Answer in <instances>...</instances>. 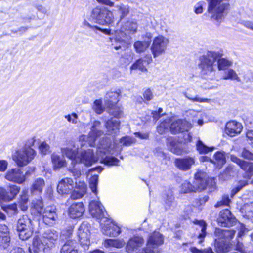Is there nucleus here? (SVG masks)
I'll return each mask as SVG.
<instances>
[{"label": "nucleus", "instance_id": "1", "mask_svg": "<svg viewBox=\"0 0 253 253\" xmlns=\"http://www.w3.org/2000/svg\"><path fill=\"white\" fill-rule=\"evenodd\" d=\"M82 141L81 142H82ZM86 142L81 143L82 151L78 153V147H76L73 141L67 147L61 148L63 155L65 156L72 161V165L76 163H83L86 166H90L97 162L99 159L100 162L109 166H118L120 160L112 155L118 153V150L115 147V143L110 138H103L97 145L96 156L94 154L93 149H88L83 150Z\"/></svg>", "mask_w": 253, "mask_h": 253}, {"label": "nucleus", "instance_id": "2", "mask_svg": "<svg viewBox=\"0 0 253 253\" xmlns=\"http://www.w3.org/2000/svg\"><path fill=\"white\" fill-rule=\"evenodd\" d=\"M114 19L112 12L106 7L97 6L92 10L89 17L84 19L82 26L84 29L91 30L96 33L97 31H99L109 35L110 29H103L97 25H92L90 22H94L101 25H109L113 23Z\"/></svg>", "mask_w": 253, "mask_h": 253}, {"label": "nucleus", "instance_id": "3", "mask_svg": "<svg viewBox=\"0 0 253 253\" xmlns=\"http://www.w3.org/2000/svg\"><path fill=\"white\" fill-rule=\"evenodd\" d=\"M59 233L54 229H48L41 237H35L32 249L35 253H50L57 243Z\"/></svg>", "mask_w": 253, "mask_h": 253}, {"label": "nucleus", "instance_id": "4", "mask_svg": "<svg viewBox=\"0 0 253 253\" xmlns=\"http://www.w3.org/2000/svg\"><path fill=\"white\" fill-rule=\"evenodd\" d=\"M222 55L223 51L222 50L208 51L200 57L199 67L201 70V75L204 78L211 79L214 76L216 69L215 62L218 58L222 57Z\"/></svg>", "mask_w": 253, "mask_h": 253}, {"label": "nucleus", "instance_id": "5", "mask_svg": "<svg viewBox=\"0 0 253 253\" xmlns=\"http://www.w3.org/2000/svg\"><path fill=\"white\" fill-rule=\"evenodd\" d=\"M30 212L32 215L42 216L43 222L47 225L53 223L57 217L55 207L54 206H49L43 208L41 197L32 201Z\"/></svg>", "mask_w": 253, "mask_h": 253}, {"label": "nucleus", "instance_id": "6", "mask_svg": "<svg viewBox=\"0 0 253 253\" xmlns=\"http://www.w3.org/2000/svg\"><path fill=\"white\" fill-rule=\"evenodd\" d=\"M229 0H209L208 12L213 21L220 22L225 17L229 8Z\"/></svg>", "mask_w": 253, "mask_h": 253}, {"label": "nucleus", "instance_id": "7", "mask_svg": "<svg viewBox=\"0 0 253 253\" xmlns=\"http://www.w3.org/2000/svg\"><path fill=\"white\" fill-rule=\"evenodd\" d=\"M39 224L38 219H31L28 215L21 216L18 220L17 231L19 238L25 240L33 234L34 228Z\"/></svg>", "mask_w": 253, "mask_h": 253}, {"label": "nucleus", "instance_id": "8", "mask_svg": "<svg viewBox=\"0 0 253 253\" xmlns=\"http://www.w3.org/2000/svg\"><path fill=\"white\" fill-rule=\"evenodd\" d=\"M37 155L36 151L29 147H23L16 150L12 155V159L19 167H24L29 164Z\"/></svg>", "mask_w": 253, "mask_h": 253}, {"label": "nucleus", "instance_id": "9", "mask_svg": "<svg viewBox=\"0 0 253 253\" xmlns=\"http://www.w3.org/2000/svg\"><path fill=\"white\" fill-rule=\"evenodd\" d=\"M205 174L198 171L195 174L194 185L187 181H184L181 186V192L184 193L195 192L198 190H203L206 187V180L204 178Z\"/></svg>", "mask_w": 253, "mask_h": 253}, {"label": "nucleus", "instance_id": "10", "mask_svg": "<svg viewBox=\"0 0 253 253\" xmlns=\"http://www.w3.org/2000/svg\"><path fill=\"white\" fill-rule=\"evenodd\" d=\"M169 43V39L163 36L155 37L152 41L150 50L154 58H157L165 53Z\"/></svg>", "mask_w": 253, "mask_h": 253}, {"label": "nucleus", "instance_id": "11", "mask_svg": "<svg viewBox=\"0 0 253 253\" xmlns=\"http://www.w3.org/2000/svg\"><path fill=\"white\" fill-rule=\"evenodd\" d=\"M164 242L163 235L159 232L154 231L149 237L146 247L141 252L136 253H158V247Z\"/></svg>", "mask_w": 253, "mask_h": 253}, {"label": "nucleus", "instance_id": "12", "mask_svg": "<svg viewBox=\"0 0 253 253\" xmlns=\"http://www.w3.org/2000/svg\"><path fill=\"white\" fill-rule=\"evenodd\" d=\"M119 90L116 91H110L107 93L105 96V105L110 108L109 113L114 115L116 118H120L122 114V111L115 106L119 101L120 95Z\"/></svg>", "mask_w": 253, "mask_h": 253}, {"label": "nucleus", "instance_id": "13", "mask_svg": "<svg viewBox=\"0 0 253 253\" xmlns=\"http://www.w3.org/2000/svg\"><path fill=\"white\" fill-rule=\"evenodd\" d=\"M101 231L105 235L117 237L121 232V228L109 218H104L100 221Z\"/></svg>", "mask_w": 253, "mask_h": 253}, {"label": "nucleus", "instance_id": "14", "mask_svg": "<svg viewBox=\"0 0 253 253\" xmlns=\"http://www.w3.org/2000/svg\"><path fill=\"white\" fill-rule=\"evenodd\" d=\"M90 224L87 222H84L78 229V236L79 242L84 249H87L90 245Z\"/></svg>", "mask_w": 253, "mask_h": 253}, {"label": "nucleus", "instance_id": "15", "mask_svg": "<svg viewBox=\"0 0 253 253\" xmlns=\"http://www.w3.org/2000/svg\"><path fill=\"white\" fill-rule=\"evenodd\" d=\"M89 211L90 215L93 217L102 221L104 218H107V213L101 203L96 200L91 201L89 205Z\"/></svg>", "mask_w": 253, "mask_h": 253}, {"label": "nucleus", "instance_id": "16", "mask_svg": "<svg viewBox=\"0 0 253 253\" xmlns=\"http://www.w3.org/2000/svg\"><path fill=\"white\" fill-rule=\"evenodd\" d=\"M101 123L99 121H94L88 136L87 137L84 135H81L80 136L79 141H85L87 139L86 143L90 146H93L95 144L96 138L103 134V132L98 129Z\"/></svg>", "mask_w": 253, "mask_h": 253}, {"label": "nucleus", "instance_id": "17", "mask_svg": "<svg viewBox=\"0 0 253 253\" xmlns=\"http://www.w3.org/2000/svg\"><path fill=\"white\" fill-rule=\"evenodd\" d=\"M27 174H28V171L24 174L21 169L15 168L9 169L4 177L9 181L21 184L26 181Z\"/></svg>", "mask_w": 253, "mask_h": 253}, {"label": "nucleus", "instance_id": "18", "mask_svg": "<svg viewBox=\"0 0 253 253\" xmlns=\"http://www.w3.org/2000/svg\"><path fill=\"white\" fill-rule=\"evenodd\" d=\"M192 126V124L186 120L178 119L171 123L169 128L172 133L176 134L188 131Z\"/></svg>", "mask_w": 253, "mask_h": 253}, {"label": "nucleus", "instance_id": "19", "mask_svg": "<svg viewBox=\"0 0 253 253\" xmlns=\"http://www.w3.org/2000/svg\"><path fill=\"white\" fill-rule=\"evenodd\" d=\"M20 190V188L15 185L9 187V191L2 187H0V202H8L14 199Z\"/></svg>", "mask_w": 253, "mask_h": 253}, {"label": "nucleus", "instance_id": "20", "mask_svg": "<svg viewBox=\"0 0 253 253\" xmlns=\"http://www.w3.org/2000/svg\"><path fill=\"white\" fill-rule=\"evenodd\" d=\"M144 243V240L142 237L140 236H134L131 238L126 244V250L128 253H135L141 252L140 249L143 246Z\"/></svg>", "mask_w": 253, "mask_h": 253}, {"label": "nucleus", "instance_id": "21", "mask_svg": "<svg viewBox=\"0 0 253 253\" xmlns=\"http://www.w3.org/2000/svg\"><path fill=\"white\" fill-rule=\"evenodd\" d=\"M74 188V182L72 178L66 177L58 182L57 186V192L61 195L70 194Z\"/></svg>", "mask_w": 253, "mask_h": 253}, {"label": "nucleus", "instance_id": "22", "mask_svg": "<svg viewBox=\"0 0 253 253\" xmlns=\"http://www.w3.org/2000/svg\"><path fill=\"white\" fill-rule=\"evenodd\" d=\"M236 218L233 217L228 209H225L220 212L217 222L219 225L223 227L232 226L236 222Z\"/></svg>", "mask_w": 253, "mask_h": 253}, {"label": "nucleus", "instance_id": "23", "mask_svg": "<svg viewBox=\"0 0 253 253\" xmlns=\"http://www.w3.org/2000/svg\"><path fill=\"white\" fill-rule=\"evenodd\" d=\"M195 160L194 157L187 156L183 158H177L175 160V166L180 170L187 171L189 170L195 164Z\"/></svg>", "mask_w": 253, "mask_h": 253}, {"label": "nucleus", "instance_id": "24", "mask_svg": "<svg viewBox=\"0 0 253 253\" xmlns=\"http://www.w3.org/2000/svg\"><path fill=\"white\" fill-rule=\"evenodd\" d=\"M84 212V207L81 202L73 203L68 208V215L71 218L81 217Z\"/></svg>", "mask_w": 253, "mask_h": 253}, {"label": "nucleus", "instance_id": "25", "mask_svg": "<svg viewBox=\"0 0 253 253\" xmlns=\"http://www.w3.org/2000/svg\"><path fill=\"white\" fill-rule=\"evenodd\" d=\"M152 61L151 55L148 54L143 58H140L136 60L130 67L131 71L133 70H139L141 72L147 71L146 67Z\"/></svg>", "mask_w": 253, "mask_h": 253}, {"label": "nucleus", "instance_id": "26", "mask_svg": "<svg viewBox=\"0 0 253 253\" xmlns=\"http://www.w3.org/2000/svg\"><path fill=\"white\" fill-rule=\"evenodd\" d=\"M194 224L197 225L195 235L198 239V243L201 244L207 235V224L204 220H195Z\"/></svg>", "mask_w": 253, "mask_h": 253}, {"label": "nucleus", "instance_id": "27", "mask_svg": "<svg viewBox=\"0 0 253 253\" xmlns=\"http://www.w3.org/2000/svg\"><path fill=\"white\" fill-rule=\"evenodd\" d=\"M230 160L233 162L236 163L243 170L247 173L253 174V163L241 160L235 155L230 156Z\"/></svg>", "mask_w": 253, "mask_h": 253}, {"label": "nucleus", "instance_id": "28", "mask_svg": "<svg viewBox=\"0 0 253 253\" xmlns=\"http://www.w3.org/2000/svg\"><path fill=\"white\" fill-rule=\"evenodd\" d=\"M242 130L241 123L236 121H230L226 125L225 132L230 137H233L239 134Z\"/></svg>", "mask_w": 253, "mask_h": 253}, {"label": "nucleus", "instance_id": "29", "mask_svg": "<svg viewBox=\"0 0 253 253\" xmlns=\"http://www.w3.org/2000/svg\"><path fill=\"white\" fill-rule=\"evenodd\" d=\"M188 113L193 118L192 120L193 123L192 126L196 123L198 125L201 126L204 122L207 121V115L204 112L192 110H190Z\"/></svg>", "mask_w": 253, "mask_h": 253}, {"label": "nucleus", "instance_id": "30", "mask_svg": "<svg viewBox=\"0 0 253 253\" xmlns=\"http://www.w3.org/2000/svg\"><path fill=\"white\" fill-rule=\"evenodd\" d=\"M235 234L234 230H225L216 228L214 232L215 236L226 242H228L233 238Z\"/></svg>", "mask_w": 253, "mask_h": 253}, {"label": "nucleus", "instance_id": "31", "mask_svg": "<svg viewBox=\"0 0 253 253\" xmlns=\"http://www.w3.org/2000/svg\"><path fill=\"white\" fill-rule=\"evenodd\" d=\"M138 28L137 21L135 19L127 20L124 25L121 28L120 31L122 32H126L125 35L134 34L136 33Z\"/></svg>", "mask_w": 253, "mask_h": 253}, {"label": "nucleus", "instance_id": "32", "mask_svg": "<svg viewBox=\"0 0 253 253\" xmlns=\"http://www.w3.org/2000/svg\"><path fill=\"white\" fill-rule=\"evenodd\" d=\"M214 247L217 253H225L231 250V245L229 242L220 240L215 236Z\"/></svg>", "mask_w": 253, "mask_h": 253}, {"label": "nucleus", "instance_id": "33", "mask_svg": "<svg viewBox=\"0 0 253 253\" xmlns=\"http://www.w3.org/2000/svg\"><path fill=\"white\" fill-rule=\"evenodd\" d=\"M44 186L45 182L42 178H37L31 185L30 192L32 195H40Z\"/></svg>", "mask_w": 253, "mask_h": 253}, {"label": "nucleus", "instance_id": "34", "mask_svg": "<svg viewBox=\"0 0 253 253\" xmlns=\"http://www.w3.org/2000/svg\"><path fill=\"white\" fill-rule=\"evenodd\" d=\"M120 122L116 118H112L105 123L106 128L108 134H116L119 129Z\"/></svg>", "mask_w": 253, "mask_h": 253}, {"label": "nucleus", "instance_id": "35", "mask_svg": "<svg viewBox=\"0 0 253 253\" xmlns=\"http://www.w3.org/2000/svg\"><path fill=\"white\" fill-rule=\"evenodd\" d=\"M211 163L213 164L216 168L220 169L226 163L225 153L223 151L216 152L211 160Z\"/></svg>", "mask_w": 253, "mask_h": 253}, {"label": "nucleus", "instance_id": "36", "mask_svg": "<svg viewBox=\"0 0 253 253\" xmlns=\"http://www.w3.org/2000/svg\"><path fill=\"white\" fill-rule=\"evenodd\" d=\"M165 206L166 210H173L176 206V203L174 201L172 192L169 191L164 197Z\"/></svg>", "mask_w": 253, "mask_h": 253}, {"label": "nucleus", "instance_id": "37", "mask_svg": "<svg viewBox=\"0 0 253 253\" xmlns=\"http://www.w3.org/2000/svg\"><path fill=\"white\" fill-rule=\"evenodd\" d=\"M241 211L245 217L253 222V201L244 204Z\"/></svg>", "mask_w": 253, "mask_h": 253}, {"label": "nucleus", "instance_id": "38", "mask_svg": "<svg viewBox=\"0 0 253 253\" xmlns=\"http://www.w3.org/2000/svg\"><path fill=\"white\" fill-rule=\"evenodd\" d=\"M150 42L151 41H137L134 42L133 47L137 53H143L149 48Z\"/></svg>", "mask_w": 253, "mask_h": 253}, {"label": "nucleus", "instance_id": "39", "mask_svg": "<svg viewBox=\"0 0 253 253\" xmlns=\"http://www.w3.org/2000/svg\"><path fill=\"white\" fill-rule=\"evenodd\" d=\"M61 253H78L76 243L72 240L67 241L63 246Z\"/></svg>", "mask_w": 253, "mask_h": 253}, {"label": "nucleus", "instance_id": "40", "mask_svg": "<svg viewBox=\"0 0 253 253\" xmlns=\"http://www.w3.org/2000/svg\"><path fill=\"white\" fill-rule=\"evenodd\" d=\"M51 161L54 169L61 168L66 166V161L64 158L53 153L51 155Z\"/></svg>", "mask_w": 253, "mask_h": 253}, {"label": "nucleus", "instance_id": "41", "mask_svg": "<svg viewBox=\"0 0 253 253\" xmlns=\"http://www.w3.org/2000/svg\"><path fill=\"white\" fill-rule=\"evenodd\" d=\"M125 245L123 239H106L104 242V246L106 248L115 247L120 248Z\"/></svg>", "mask_w": 253, "mask_h": 253}, {"label": "nucleus", "instance_id": "42", "mask_svg": "<svg viewBox=\"0 0 253 253\" xmlns=\"http://www.w3.org/2000/svg\"><path fill=\"white\" fill-rule=\"evenodd\" d=\"M168 147L170 151L175 154L180 155L182 153V149L179 144H176L172 138L168 139Z\"/></svg>", "mask_w": 253, "mask_h": 253}, {"label": "nucleus", "instance_id": "43", "mask_svg": "<svg viewBox=\"0 0 253 253\" xmlns=\"http://www.w3.org/2000/svg\"><path fill=\"white\" fill-rule=\"evenodd\" d=\"M115 7L117 8V12L120 15V21L126 16L130 11L129 6L128 5L120 4L115 6Z\"/></svg>", "mask_w": 253, "mask_h": 253}, {"label": "nucleus", "instance_id": "44", "mask_svg": "<svg viewBox=\"0 0 253 253\" xmlns=\"http://www.w3.org/2000/svg\"><path fill=\"white\" fill-rule=\"evenodd\" d=\"M196 148L200 154H207L209 152L212 151L215 149L214 147L207 146L200 140L197 142Z\"/></svg>", "mask_w": 253, "mask_h": 253}, {"label": "nucleus", "instance_id": "45", "mask_svg": "<svg viewBox=\"0 0 253 253\" xmlns=\"http://www.w3.org/2000/svg\"><path fill=\"white\" fill-rule=\"evenodd\" d=\"M218 58L217 60L218 68L219 70H224L226 68L231 66L232 64V62L226 58Z\"/></svg>", "mask_w": 253, "mask_h": 253}, {"label": "nucleus", "instance_id": "46", "mask_svg": "<svg viewBox=\"0 0 253 253\" xmlns=\"http://www.w3.org/2000/svg\"><path fill=\"white\" fill-rule=\"evenodd\" d=\"M10 235H0V248L2 249H7L10 246Z\"/></svg>", "mask_w": 253, "mask_h": 253}, {"label": "nucleus", "instance_id": "47", "mask_svg": "<svg viewBox=\"0 0 253 253\" xmlns=\"http://www.w3.org/2000/svg\"><path fill=\"white\" fill-rule=\"evenodd\" d=\"M224 80L231 79L240 81V79L234 70L231 69H228L225 72V75L223 77Z\"/></svg>", "mask_w": 253, "mask_h": 253}, {"label": "nucleus", "instance_id": "48", "mask_svg": "<svg viewBox=\"0 0 253 253\" xmlns=\"http://www.w3.org/2000/svg\"><path fill=\"white\" fill-rule=\"evenodd\" d=\"M98 182V176L94 175L92 176L89 180V187L91 191L96 195L97 194V185Z\"/></svg>", "mask_w": 253, "mask_h": 253}, {"label": "nucleus", "instance_id": "49", "mask_svg": "<svg viewBox=\"0 0 253 253\" xmlns=\"http://www.w3.org/2000/svg\"><path fill=\"white\" fill-rule=\"evenodd\" d=\"M28 195L26 193H23L19 200V205L21 210L25 211L28 209Z\"/></svg>", "mask_w": 253, "mask_h": 253}, {"label": "nucleus", "instance_id": "50", "mask_svg": "<svg viewBox=\"0 0 253 253\" xmlns=\"http://www.w3.org/2000/svg\"><path fill=\"white\" fill-rule=\"evenodd\" d=\"M248 184V181L246 180H242L239 181L236 187L232 190L231 193V197L232 198L235 194L240 191L242 188L247 185Z\"/></svg>", "mask_w": 253, "mask_h": 253}, {"label": "nucleus", "instance_id": "51", "mask_svg": "<svg viewBox=\"0 0 253 253\" xmlns=\"http://www.w3.org/2000/svg\"><path fill=\"white\" fill-rule=\"evenodd\" d=\"M169 119L165 120L164 121L162 122L157 127V132L159 134H162L166 131L168 130L169 126Z\"/></svg>", "mask_w": 253, "mask_h": 253}, {"label": "nucleus", "instance_id": "52", "mask_svg": "<svg viewBox=\"0 0 253 253\" xmlns=\"http://www.w3.org/2000/svg\"><path fill=\"white\" fill-rule=\"evenodd\" d=\"M233 173V167L231 166H229L226 169L225 171L219 175V178L223 180H227L230 178Z\"/></svg>", "mask_w": 253, "mask_h": 253}, {"label": "nucleus", "instance_id": "53", "mask_svg": "<svg viewBox=\"0 0 253 253\" xmlns=\"http://www.w3.org/2000/svg\"><path fill=\"white\" fill-rule=\"evenodd\" d=\"M2 209L6 212L11 215L17 213L18 210L17 204H16L8 205L6 206L2 207Z\"/></svg>", "mask_w": 253, "mask_h": 253}, {"label": "nucleus", "instance_id": "54", "mask_svg": "<svg viewBox=\"0 0 253 253\" xmlns=\"http://www.w3.org/2000/svg\"><path fill=\"white\" fill-rule=\"evenodd\" d=\"M120 143L125 146H129L136 142V139L133 137L125 136L120 139Z\"/></svg>", "mask_w": 253, "mask_h": 253}, {"label": "nucleus", "instance_id": "55", "mask_svg": "<svg viewBox=\"0 0 253 253\" xmlns=\"http://www.w3.org/2000/svg\"><path fill=\"white\" fill-rule=\"evenodd\" d=\"M74 188L76 189L82 191V192L86 193L87 185L84 181L76 180L75 184L74 183Z\"/></svg>", "mask_w": 253, "mask_h": 253}, {"label": "nucleus", "instance_id": "56", "mask_svg": "<svg viewBox=\"0 0 253 253\" xmlns=\"http://www.w3.org/2000/svg\"><path fill=\"white\" fill-rule=\"evenodd\" d=\"M192 253H214L211 247L204 249H198L196 247H192L190 248Z\"/></svg>", "mask_w": 253, "mask_h": 253}, {"label": "nucleus", "instance_id": "57", "mask_svg": "<svg viewBox=\"0 0 253 253\" xmlns=\"http://www.w3.org/2000/svg\"><path fill=\"white\" fill-rule=\"evenodd\" d=\"M93 109L98 114H101L103 111V107L102 105L101 100H96L94 102Z\"/></svg>", "mask_w": 253, "mask_h": 253}, {"label": "nucleus", "instance_id": "58", "mask_svg": "<svg viewBox=\"0 0 253 253\" xmlns=\"http://www.w3.org/2000/svg\"><path fill=\"white\" fill-rule=\"evenodd\" d=\"M241 156L244 159L253 161V153L245 148L242 149Z\"/></svg>", "mask_w": 253, "mask_h": 253}, {"label": "nucleus", "instance_id": "59", "mask_svg": "<svg viewBox=\"0 0 253 253\" xmlns=\"http://www.w3.org/2000/svg\"><path fill=\"white\" fill-rule=\"evenodd\" d=\"M230 202L231 200L229 199V196L228 195H224L223 196L222 200L216 204L215 207H218L221 206H229Z\"/></svg>", "mask_w": 253, "mask_h": 253}, {"label": "nucleus", "instance_id": "60", "mask_svg": "<svg viewBox=\"0 0 253 253\" xmlns=\"http://www.w3.org/2000/svg\"><path fill=\"white\" fill-rule=\"evenodd\" d=\"M50 147L45 142H42L39 146V150L41 153L43 155H46L49 152Z\"/></svg>", "mask_w": 253, "mask_h": 253}, {"label": "nucleus", "instance_id": "61", "mask_svg": "<svg viewBox=\"0 0 253 253\" xmlns=\"http://www.w3.org/2000/svg\"><path fill=\"white\" fill-rule=\"evenodd\" d=\"M71 193V198L73 200L81 198L85 194V193L82 192V191L76 189H74V190H73Z\"/></svg>", "mask_w": 253, "mask_h": 253}, {"label": "nucleus", "instance_id": "62", "mask_svg": "<svg viewBox=\"0 0 253 253\" xmlns=\"http://www.w3.org/2000/svg\"><path fill=\"white\" fill-rule=\"evenodd\" d=\"M65 118L68 122L76 124L78 122V116L76 113H72L71 114L65 115Z\"/></svg>", "mask_w": 253, "mask_h": 253}, {"label": "nucleus", "instance_id": "63", "mask_svg": "<svg viewBox=\"0 0 253 253\" xmlns=\"http://www.w3.org/2000/svg\"><path fill=\"white\" fill-rule=\"evenodd\" d=\"M69 171L72 174L76 180L79 178L81 175V171L80 168L73 166V168H70Z\"/></svg>", "mask_w": 253, "mask_h": 253}, {"label": "nucleus", "instance_id": "64", "mask_svg": "<svg viewBox=\"0 0 253 253\" xmlns=\"http://www.w3.org/2000/svg\"><path fill=\"white\" fill-rule=\"evenodd\" d=\"M209 197L208 196H204L202 198L195 199L194 204L195 207H199L204 204L208 200Z\"/></svg>", "mask_w": 253, "mask_h": 253}]
</instances>
